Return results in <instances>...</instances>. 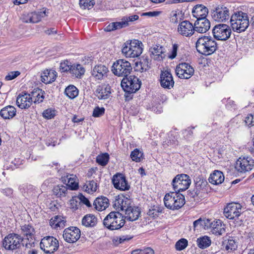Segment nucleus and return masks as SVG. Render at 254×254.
<instances>
[{
  "label": "nucleus",
  "mask_w": 254,
  "mask_h": 254,
  "mask_svg": "<svg viewBox=\"0 0 254 254\" xmlns=\"http://www.w3.org/2000/svg\"><path fill=\"white\" fill-rule=\"evenodd\" d=\"M195 47L199 53L208 56L216 51L217 49V44L211 37L202 36L197 39Z\"/></svg>",
  "instance_id": "nucleus-1"
},
{
  "label": "nucleus",
  "mask_w": 254,
  "mask_h": 254,
  "mask_svg": "<svg viewBox=\"0 0 254 254\" xmlns=\"http://www.w3.org/2000/svg\"><path fill=\"white\" fill-rule=\"evenodd\" d=\"M123 215L119 211H112L108 214L103 220V224L110 230H119L125 224Z\"/></svg>",
  "instance_id": "nucleus-2"
},
{
  "label": "nucleus",
  "mask_w": 254,
  "mask_h": 254,
  "mask_svg": "<svg viewBox=\"0 0 254 254\" xmlns=\"http://www.w3.org/2000/svg\"><path fill=\"white\" fill-rule=\"evenodd\" d=\"M232 29L239 33L245 31L249 25V21L246 13L238 12L232 14L230 19Z\"/></svg>",
  "instance_id": "nucleus-3"
},
{
  "label": "nucleus",
  "mask_w": 254,
  "mask_h": 254,
  "mask_svg": "<svg viewBox=\"0 0 254 254\" xmlns=\"http://www.w3.org/2000/svg\"><path fill=\"white\" fill-rule=\"evenodd\" d=\"M164 202L167 208L171 210L179 209L185 204V196L176 191L171 192L165 195Z\"/></svg>",
  "instance_id": "nucleus-4"
},
{
  "label": "nucleus",
  "mask_w": 254,
  "mask_h": 254,
  "mask_svg": "<svg viewBox=\"0 0 254 254\" xmlns=\"http://www.w3.org/2000/svg\"><path fill=\"white\" fill-rule=\"evenodd\" d=\"M142 43L137 40L127 41L122 48V52L126 57L136 58L139 57L143 51Z\"/></svg>",
  "instance_id": "nucleus-5"
},
{
  "label": "nucleus",
  "mask_w": 254,
  "mask_h": 254,
  "mask_svg": "<svg viewBox=\"0 0 254 254\" xmlns=\"http://www.w3.org/2000/svg\"><path fill=\"white\" fill-rule=\"evenodd\" d=\"M131 64L125 60L120 59L114 62L112 66V72L118 76L127 77L132 71Z\"/></svg>",
  "instance_id": "nucleus-6"
},
{
  "label": "nucleus",
  "mask_w": 254,
  "mask_h": 254,
  "mask_svg": "<svg viewBox=\"0 0 254 254\" xmlns=\"http://www.w3.org/2000/svg\"><path fill=\"white\" fill-rule=\"evenodd\" d=\"M191 183L190 177L186 174H179L177 175L173 180L172 184L176 192L185 191L187 190Z\"/></svg>",
  "instance_id": "nucleus-7"
},
{
  "label": "nucleus",
  "mask_w": 254,
  "mask_h": 254,
  "mask_svg": "<svg viewBox=\"0 0 254 254\" xmlns=\"http://www.w3.org/2000/svg\"><path fill=\"white\" fill-rule=\"evenodd\" d=\"M141 82L138 77L130 75L128 77L124 78L121 82V85L124 90L128 93H134L139 89Z\"/></svg>",
  "instance_id": "nucleus-8"
},
{
  "label": "nucleus",
  "mask_w": 254,
  "mask_h": 254,
  "mask_svg": "<svg viewBox=\"0 0 254 254\" xmlns=\"http://www.w3.org/2000/svg\"><path fill=\"white\" fill-rule=\"evenodd\" d=\"M40 247L45 253L52 254L58 250L59 241L53 236H46L42 239Z\"/></svg>",
  "instance_id": "nucleus-9"
},
{
  "label": "nucleus",
  "mask_w": 254,
  "mask_h": 254,
  "mask_svg": "<svg viewBox=\"0 0 254 254\" xmlns=\"http://www.w3.org/2000/svg\"><path fill=\"white\" fill-rule=\"evenodd\" d=\"M231 29L227 24H219L215 25L212 33L214 38L218 40L226 41L231 35Z\"/></svg>",
  "instance_id": "nucleus-10"
},
{
  "label": "nucleus",
  "mask_w": 254,
  "mask_h": 254,
  "mask_svg": "<svg viewBox=\"0 0 254 254\" xmlns=\"http://www.w3.org/2000/svg\"><path fill=\"white\" fill-rule=\"evenodd\" d=\"M194 72L193 67L187 63H180L176 68V74L181 79L190 78L193 75Z\"/></svg>",
  "instance_id": "nucleus-11"
},
{
  "label": "nucleus",
  "mask_w": 254,
  "mask_h": 254,
  "mask_svg": "<svg viewBox=\"0 0 254 254\" xmlns=\"http://www.w3.org/2000/svg\"><path fill=\"white\" fill-rule=\"evenodd\" d=\"M242 206L238 203H230L224 208V214L229 219H236L242 213Z\"/></svg>",
  "instance_id": "nucleus-12"
},
{
  "label": "nucleus",
  "mask_w": 254,
  "mask_h": 254,
  "mask_svg": "<svg viewBox=\"0 0 254 254\" xmlns=\"http://www.w3.org/2000/svg\"><path fill=\"white\" fill-rule=\"evenodd\" d=\"M21 242V237L15 234H9L3 241V246L6 250H13L18 248Z\"/></svg>",
  "instance_id": "nucleus-13"
},
{
  "label": "nucleus",
  "mask_w": 254,
  "mask_h": 254,
  "mask_svg": "<svg viewBox=\"0 0 254 254\" xmlns=\"http://www.w3.org/2000/svg\"><path fill=\"white\" fill-rule=\"evenodd\" d=\"M254 165V160L249 157H240L236 162L235 168L241 173L251 171Z\"/></svg>",
  "instance_id": "nucleus-14"
},
{
  "label": "nucleus",
  "mask_w": 254,
  "mask_h": 254,
  "mask_svg": "<svg viewBox=\"0 0 254 254\" xmlns=\"http://www.w3.org/2000/svg\"><path fill=\"white\" fill-rule=\"evenodd\" d=\"M212 17L217 22H224L228 20L230 17L229 9L222 5H218L212 12Z\"/></svg>",
  "instance_id": "nucleus-15"
},
{
  "label": "nucleus",
  "mask_w": 254,
  "mask_h": 254,
  "mask_svg": "<svg viewBox=\"0 0 254 254\" xmlns=\"http://www.w3.org/2000/svg\"><path fill=\"white\" fill-rule=\"evenodd\" d=\"M63 237L67 243L76 242L80 237V230L77 227H68L64 229Z\"/></svg>",
  "instance_id": "nucleus-16"
},
{
  "label": "nucleus",
  "mask_w": 254,
  "mask_h": 254,
  "mask_svg": "<svg viewBox=\"0 0 254 254\" xmlns=\"http://www.w3.org/2000/svg\"><path fill=\"white\" fill-rule=\"evenodd\" d=\"M112 182L114 187L121 190H127L130 189L125 176L122 174H117L113 177Z\"/></svg>",
  "instance_id": "nucleus-17"
},
{
  "label": "nucleus",
  "mask_w": 254,
  "mask_h": 254,
  "mask_svg": "<svg viewBox=\"0 0 254 254\" xmlns=\"http://www.w3.org/2000/svg\"><path fill=\"white\" fill-rule=\"evenodd\" d=\"M47 10L43 8L40 11L32 12L24 16L22 20L25 23H37L42 18L46 16L47 15Z\"/></svg>",
  "instance_id": "nucleus-18"
},
{
  "label": "nucleus",
  "mask_w": 254,
  "mask_h": 254,
  "mask_svg": "<svg viewBox=\"0 0 254 254\" xmlns=\"http://www.w3.org/2000/svg\"><path fill=\"white\" fill-rule=\"evenodd\" d=\"M194 26L189 21L184 20L181 22L178 27V31L181 35L190 37L194 34Z\"/></svg>",
  "instance_id": "nucleus-19"
},
{
  "label": "nucleus",
  "mask_w": 254,
  "mask_h": 254,
  "mask_svg": "<svg viewBox=\"0 0 254 254\" xmlns=\"http://www.w3.org/2000/svg\"><path fill=\"white\" fill-rule=\"evenodd\" d=\"M131 200L124 196L118 195L116 197L113 206L118 211H125L130 206Z\"/></svg>",
  "instance_id": "nucleus-20"
},
{
  "label": "nucleus",
  "mask_w": 254,
  "mask_h": 254,
  "mask_svg": "<svg viewBox=\"0 0 254 254\" xmlns=\"http://www.w3.org/2000/svg\"><path fill=\"white\" fill-rule=\"evenodd\" d=\"M207 185V182L205 180H199L195 183V189L192 190H189L188 195L192 198L195 196L202 197L203 193L205 191V187Z\"/></svg>",
  "instance_id": "nucleus-21"
},
{
  "label": "nucleus",
  "mask_w": 254,
  "mask_h": 254,
  "mask_svg": "<svg viewBox=\"0 0 254 254\" xmlns=\"http://www.w3.org/2000/svg\"><path fill=\"white\" fill-rule=\"evenodd\" d=\"M160 81L161 86L164 88L170 89L174 85L172 75L167 70L161 72Z\"/></svg>",
  "instance_id": "nucleus-22"
},
{
  "label": "nucleus",
  "mask_w": 254,
  "mask_h": 254,
  "mask_svg": "<svg viewBox=\"0 0 254 254\" xmlns=\"http://www.w3.org/2000/svg\"><path fill=\"white\" fill-rule=\"evenodd\" d=\"M33 101L31 94L24 93L17 97L16 104L21 109H27L30 107Z\"/></svg>",
  "instance_id": "nucleus-23"
},
{
  "label": "nucleus",
  "mask_w": 254,
  "mask_h": 254,
  "mask_svg": "<svg viewBox=\"0 0 254 254\" xmlns=\"http://www.w3.org/2000/svg\"><path fill=\"white\" fill-rule=\"evenodd\" d=\"M194 26L196 32L204 33L210 29V23L206 18L198 19L195 22Z\"/></svg>",
  "instance_id": "nucleus-24"
},
{
  "label": "nucleus",
  "mask_w": 254,
  "mask_h": 254,
  "mask_svg": "<svg viewBox=\"0 0 254 254\" xmlns=\"http://www.w3.org/2000/svg\"><path fill=\"white\" fill-rule=\"evenodd\" d=\"M111 93L109 86L101 85L97 87L95 94L99 100H105L109 98Z\"/></svg>",
  "instance_id": "nucleus-25"
},
{
  "label": "nucleus",
  "mask_w": 254,
  "mask_h": 254,
  "mask_svg": "<svg viewBox=\"0 0 254 254\" xmlns=\"http://www.w3.org/2000/svg\"><path fill=\"white\" fill-rule=\"evenodd\" d=\"M208 12V10L207 8L202 4L196 5L193 8L192 10L193 16L197 19L206 18Z\"/></svg>",
  "instance_id": "nucleus-26"
},
{
  "label": "nucleus",
  "mask_w": 254,
  "mask_h": 254,
  "mask_svg": "<svg viewBox=\"0 0 254 254\" xmlns=\"http://www.w3.org/2000/svg\"><path fill=\"white\" fill-rule=\"evenodd\" d=\"M108 71V68L105 65L99 64L94 67L92 75L96 79L99 80L102 79Z\"/></svg>",
  "instance_id": "nucleus-27"
},
{
  "label": "nucleus",
  "mask_w": 254,
  "mask_h": 254,
  "mask_svg": "<svg viewBox=\"0 0 254 254\" xmlns=\"http://www.w3.org/2000/svg\"><path fill=\"white\" fill-rule=\"evenodd\" d=\"M165 49L160 45H155L150 49V52L155 60L162 61L165 57Z\"/></svg>",
  "instance_id": "nucleus-28"
},
{
  "label": "nucleus",
  "mask_w": 254,
  "mask_h": 254,
  "mask_svg": "<svg viewBox=\"0 0 254 254\" xmlns=\"http://www.w3.org/2000/svg\"><path fill=\"white\" fill-rule=\"evenodd\" d=\"M125 211L126 218L131 221L137 219L140 214V210L138 207H132L131 205L126 208Z\"/></svg>",
  "instance_id": "nucleus-29"
},
{
  "label": "nucleus",
  "mask_w": 254,
  "mask_h": 254,
  "mask_svg": "<svg viewBox=\"0 0 254 254\" xmlns=\"http://www.w3.org/2000/svg\"><path fill=\"white\" fill-rule=\"evenodd\" d=\"M57 76V72L54 70L46 69L41 74V81L48 84L54 81Z\"/></svg>",
  "instance_id": "nucleus-30"
},
{
  "label": "nucleus",
  "mask_w": 254,
  "mask_h": 254,
  "mask_svg": "<svg viewBox=\"0 0 254 254\" xmlns=\"http://www.w3.org/2000/svg\"><path fill=\"white\" fill-rule=\"evenodd\" d=\"M109 205V199L105 196L96 198L93 203L94 208L98 211H103Z\"/></svg>",
  "instance_id": "nucleus-31"
},
{
  "label": "nucleus",
  "mask_w": 254,
  "mask_h": 254,
  "mask_svg": "<svg viewBox=\"0 0 254 254\" xmlns=\"http://www.w3.org/2000/svg\"><path fill=\"white\" fill-rule=\"evenodd\" d=\"M16 110L12 106H7L0 111V115L4 119H11L16 115Z\"/></svg>",
  "instance_id": "nucleus-32"
},
{
  "label": "nucleus",
  "mask_w": 254,
  "mask_h": 254,
  "mask_svg": "<svg viewBox=\"0 0 254 254\" xmlns=\"http://www.w3.org/2000/svg\"><path fill=\"white\" fill-rule=\"evenodd\" d=\"M208 180L211 184L217 185L224 181V176L222 172L215 170L210 175Z\"/></svg>",
  "instance_id": "nucleus-33"
},
{
  "label": "nucleus",
  "mask_w": 254,
  "mask_h": 254,
  "mask_svg": "<svg viewBox=\"0 0 254 254\" xmlns=\"http://www.w3.org/2000/svg\"><path fill=\"white\" fill-rule=\"evenodd\" d=\"M211 232L216 235H222L225 232L224 225L220 220L214 221L211 224Z\"/></svg>",
  "instance_id": "nucleus-34"
},
{
  "label": "nucleus",
  "mask_w": 254,
  "mask_h": 254,
  "mask_svg": "<svg viewBox=\"0 0 254 254\" xmlns=\"http://www.w3.org/2000/svg\"><path fill=\"white\" fill-rule=\"evenodd\" d=\"M70 68L69 72L76 78H80L81 75L84 74L85 69L80 64H73Z\"/></svg>",
  "instance_id": "nucleus-35"
},
{
  "label": "nucleus",
  "mask_w": 254,
  "mask_h": 254,
  "mask_svg": "<svg viewBox=\"0 0 254 254\" xmlns=\"http://www.w3.org/2000/svg\"><path fill=\"white\" fill-rule=\"evenodd\" d=\"M150 62L148 57H143L139 63H136L137 70L141 72L146 71L150 67Z\"/></svg>",
  "instance_id": "nucleus-36"
},
{
  "label": "nucleus",
  "mask_w": 254,
  "mask_h": 254,
  "mask_svg": "<svg viewBox=\"0 0 254 254\" xmlns=\"http://www.w3.org/2000/svg\"><path fill=\"white\" fill-rule=\"evenodd\" d=\"M97 223V218L93 214H87L83 217L82 224L86 227H93Z\"/></svg>",
  "instance_id": "nucleus-37"
},
{
  "label": "nucleus",
  "mask_w": 254,
  "mask_h": 254,
  "mask_svg": "<svg viewBox=\"0 0 254 254\" xmlns=\"http://www.w3.org/2000/svg\"><path fill=\"white\" fill-rule=\"evenodd\" d=\"M196 242L197 245L199 248L204 249L210 246L211 240L209 237L203 236L197 238Z\"/></svg>",
  "instance_id": "nucleus-38"
},
{
  "label": "nucleus",
  "mask_w": 254,
  "mask_h": 254,
  "mask_svg": "<svg viewBox=\"0 0 254 254\" xmlns=\"http://www.w3.org/2000/svg\"><path fill=\"white\" fill-rule=\"evenodd\" d=\"M32 99H34V102L35 103H40L43 102L44 96V91L39 88L36 89L35 91L31 92Z\"/></svg>",
  "instance_id": "nucleus-39"
},
{
  "label": "nucleus",
  "mask_w": 254,
  "mask_h": 254,
  "mask_svg": "<svg viewBox=\"0 0 254 254\" xmlns=\"http://www.w3.org/2000/svg\"><path fill=\"white\" fill-rule=\"evenodd\" d=\"M22 233L24 238L34 237L35 231L34 228L29 225H25L21 227Z\"/></svg>",
  "instance_id": "nucleus-40"
},
{
  "label": "nucleus",
  "mask_w": 254,
  "mask_h": 254,
  "mask_svg": "<svg viewBox=\"0 0 254 254\" xmlns=\"http://www.w3.org/2000/svg\"><path fill=\"white\" fill-rule=\"evenodd\" d=\"M67 190L66 187L63 185L56 186L53 190L54 194L57 197L65 196Z\"/></svg>",
  "instance_id": "nucleus-41"
},
{
  "label": "nucleus",
  "mask_w": 254,
  "mask_h": 254,
  "mask_svg": "<svg viewBox=\"0 0 254 254\" xmlns=\"http://www.w3.org/2000/svg\"><path fill=\"white\" fill-rule=\"evenodd\" d=\"M64 93L69 98L74 99L78 95V90L74 85H69L65 88Z\"/></svg>",
  "instance_id": "nucleus-42"
},
{
  "label": "nucleus",
  "mask_w": 254,
  "mask_h": 254,
  "mask_svg": "<svg viewBox=\"0 0 254 254\" xmlns=\"http://www.w3.org/2000/svg\"><path fill=\"white\" fill-rule=\"evenodd\" d=\"M223 245L227 251L235 250L237 248V244L233 238H229L223 242Z\"/></svg>",
  "instance_id": "nucleus-43"
},
{
  "label": "nucleus",
  "mask_w": 254,
  "mask_h": 254,
  "mask_svg": "<svg viewBox=\"0 0 254 254\" xmlns=\"http://www.w3.org/2000/svg\"><path fill=\"white\" fill-rule=\"evenodd\" d=\"M21 244L27 249H31L35 247V239L34 237L21 238Z\"/></svg>",
  "instance_id": "nucleus-44"
},
{
  "label": "nucleus",
  "mask_w": 254,
  "mask_h": 254,
  "mask_svg": "<svg viewBox=\"0 0 254 254\" xmlns=\"http://www.w3.org/2000/svg\"><path fill=\"white\" fill-rule=\"evenodd\" d=\"M66 185L70 188V190H75L78 189V183L76 182V179L73 175H67L66 176ZM65 182H66V180H65Z\"/></svg>",
  "instance_id": "nucleus-45"
},
{
  "label": "nucleus",
  "mask_w": 254,
  "mask_h": 254,
  "mask_svg": "<svg viewBox=\"0 0 254 254\" xmlns=\"http://www.w3.org/2000/svg\"><path fill=\"white\" fill-rule=\"evenodd\" d=\"M126 23L116 22H112L109 24L105 28V31L107 32H110L115 30L121 29L124 27V25H126Z\"/></svg>",
  "instance_id": "nucleus-46"
},
{
  "label": "nucleus",
  "mask_w": 254,
  "mask_h": 254,
  "mask_svg": "<svg viewBox=\"0 0 254 254\" xmlns=\"http://www.w3.org/2000/svg\"><path fill=\"white\" fill-rule=\"evenodd\" d=\"M109 160V155L107 153H105L99 155L96 157V162L102 166H106Z\"/></svg>",
  "instance_id": "nucleus-47"
},
{
  "label": "nucleus",
  "mask_w": 254,
  "mask_h": 254,
  "mask_svg": "<svg viewBox=\"0 0 254 254\" xmlns=\"http://www.w3.org/2000/svg\"><path fill=\"white\" fill-rule=\"evenodd\" d=\"M143 153L140 152L139 149H135L130 153V158L132 160L136 162H139L141 161V159L142 157Z\"/></svg>",
  "instance_id": "nucleus-48"
},
{
  "label": "nucleus",
  "mask_w": 254,
  "mask_h": 254,
  "mask_svg": "<svg viewBox=\"0 0 254 254\" xmlns=\"http://www.w3.org/2000/svg\"><path fill=\"white\" fill-rule=\"evenodd\" d=\"M86 186L85 190L89 193L95 192L96 191L98 186L96 182L94 180L90 181L84 186Z\"/></svg>",
  "instance_id": "nucleus-49"
},
{
  "label": "nucleus",
  "mask_w": 254,
  "mask_h": 254,
  "mask_svg": "<svg viewBox=\"0 0 254 254\" xmlns=\"http://www.w3.org/2000/svg\"><path fill=\"white\" fill-rule=\"evenodd\" d=\"M188 242L184 238L181 239L177 241L175 244V248L177 251H182L184 250L188 246Z\"/></svg>",
  "instance_id": "nucleus-50"
},
{
  "label": "nucleus",
  "mask_w": 254,
  "mask_h": 254,
  "mask_svg": "<svg viewBox=\"0 0 254 254\" xmlns=\"http://www.w3.org/2000/svg\"><path fill=\"white\" fill-rule=\"evenodd\" d=\"M94 4L93 0H79V5L83 9H91Z\"/></svg>",
  "instance_id": "nucleus-51"
},
{
  "label": "nucleus",
  "mask_w": 254,
  "mask_h": 254,
  "mask_svg": "<svg viewBox=\"0 0 254 254\" xmlns=\"http://www.w3.org/2000/svg\"><path fill=\"white\" fill-rule=\"evenodd\" d=\"M105 110L104 107H96L93 110L92 116L94 117H101L104 114Z\"/></svg>",
  "instance_id": "nucleus-52"
},
{
  "label": "nucleus",
  "mask_w": 254,
  "mask_h": 254,
  "mask_svg": "<svg viewBox=\"0 0 254 254\" xmlns=\"http://www.w3.org/2000/svg\"><path fill=\"white\" fill-rule=\"evenodd\" d=\"M71 65L68 61H64L60 64V70L62 72H69Z\"/></svg>",
  "instance_id": "nucleus-53"
},
{
  "label": "nucleus",
  "mask_w": 254,
  "mask_h": 254,
  "mask_svg": "<svg viewBox=\"0 0 254 254\" xmlns=\"http://www.w3.org/2000/svg\"><path fill=\"white\" fill-rule=\"evenodd\" d=\"M55 116V111L52 109H48L43 113V116L47 119L53 118Z\"/></svg>",
  "instance_id": "nucleus-54"
},
{
  "label": "nucleus",
  "mask_w": 254,
  "mask_h": 254,
  "mask_svg": "<svg viewBox=\"0 0 254 254\" xmlns=\"http://www.w3.org/2000/svg\"><path fill=\"white\" fill-rule=\"evenodd\" d=\"M138 18L139 17L137 15H133L128 17H124L122 18V21H121V22L127 23H126V25H124V27H125L128 25L129 21H134L137 20Z\"/></svg>",
  "instance_id": "nucleus-55"
},
{
  "label": "nucleus",
  "mask_w": 254,
  "mask_h": 254,
  "mask_svg": "<svg viewBox=\"0 0 254 254\" xmlns=\"http://www.w3.org/2000/svg\"><path fill=\"white\" fill-rule=\"evenodd\" d=\"M161 212V210L158 207L153 206L151 209H150L147 212L149 216L152 217L158 216L159 214Z\"/></svg>",
  "instance_id": "nucleus-56"
},
{
  "label": "nucleus",
  "mask_w": 254,
  "mask_h": 254,
  "mask_svg": "<svg viewBox=\"0 0 254 254\" xmlns=\"http://www.w3.org/2000/svg\"><path fill=\"white\" fill-rule=\"evenodd\" d=\"M20 74L18 71H11L5 77L6 80L9 81L12 80L17 77Z\"/></svg>",
  "instance_id": "nucleus-57"
},
{
  "label": "nucleus",
  "mask_w": 254,
  "mask_h": 254,
  "mask_svg": "<svg viewBox=\"0 0 254 254\" xmlns=\"http://www.w3.org/2000/svg\"><path fill=\"white\" fill-rule=\"evenodd\" d=\"M178 45L174 44L173 45V48L170 55L168 56V58L171 60L175 59L177 54V51L178 49Z\"/></svg>",
  "instance_id": "nucleus-58"
},
{
  "label": "nucleus",
  "mask_w": 254,
  "mask_h": 254,
  "mask_svg": "<svg viewBox=\"0 0 254 254\" xmlns=\"http://www.w3.org/2000/svg\"><path fill=\"white\" fill-rule=\"evenodd\" d=\"M211 224H212V222H211L210 220L208 219H203L201 220V228H203L204 229H208L209 228H211Z\"/></svg>",
  "instance_id": "nucleus-59"
},
{
  "label": "nucleus",
  "mask_w": 254,
  "mask_h": 254,
  "mask_svg": "<svg viewBox=\"0 0 254 254\" xmlns=\"http://www.w3.org/2000/svg\"><path fill=\"white\" fill-rule=\"evenodd\" d=\"M179 13L177 12V11H173L171 12L170 14V21L172 23H176L178 21V16Z\"/></svg>",
  "instance_id": "nucleus-60"
},
{
  "label": "nucleus",
  "mask_w": 254,
  "mask_h": 254,
  "mask_svg": "<svg viewBox=\"0 0 254 254\" xmlns=\"http://www.w3.org/2000/svg\"><path fill=\"white\" fill-rule=\"evenodd\" d=\"M246 124L248 126H254V117L250 114L245 119Z\"/></svg>",
  "instance_id": "nucleus-61"
},
{
  "label": "nucleus",
  "mask_w": 254,
  "mask_h": 254,
  "mask_svg": "<svg viewBox=\"0 0 254 254\" xmlns=\"http://www.w3.org/2000/svg\"><path fill=\"white\" fill-rule=\"evenodd\" d=\"M54 221L56 223V226H59V227H63V226H64V223L65 222L62 220L61 218L56 216L54 217Z\"/></svg>",
  "instance_id": "nucleus-62"
},
{
  "label": "nucleus",
  "mask_w": 254,
  "mask_h": 254,
  "mask_svg": "<svg viewBox=\"0 0 254 254\" xmlns=\"http://www.w3.org/2000/svg\"><path fill=\"white\" fill-rule=\"evenodd\" d=\"M78 198L80 201L86 205L87 206L90 207L91 206L89 200L82 194H79L78 195Z\"/></svg>",
  "instance_id": "nucleus-63"
},
{
  "label": "nucleus",
  "mask_w": 254,
  "mask_h": 254,
  "mask_svg": "<svg viewBox=\"0 0 254 254\" xmlns=\"http://www.w3.org/2000/svg\"><path fill=\"white\" fill-rule=\"evenodd\" d=\"M141 254H154V250L150 247L140 250Z\"/></svg>",
  "instance_id": "nucleus-64"
}]
</instances>
